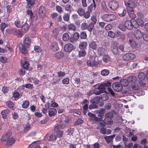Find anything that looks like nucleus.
<instances>
[{
    "mask_svg": "<svg viewBox=\"0 0 148 148\" xmlns=\"http://www.w3.org/2000/svg\"><path fill=\"white\" fill-rule=\"evenodd\" d=\"M126 11L125 8H121L118 10V14L120 16H125Z\"/></svg>",
    "mask_w": 148,
    "mask_h": 148,
    "instance_id": "obj_22",
    "label": "nucleus"
},
{
    "mask_svg": "<svg viewBox=\"0 0 148 148\" xmlns=\"http://www.w3.org/2000/svg\"><path fill=\"white\" fill-rule=\"evenodd\" d=\"M36 0H27V7L30 8L31 6H33L35 3Z\"/></svg>",
    "mask_w": 148,
    "mask_h": 148,
    "instance_id": "obj_33",
    "label": "nucleus"
},
{
    "mask_svg": "<svg viewBox=\"0 0 148 148\" xmlns=\"http://www.w3.org/2000/svg\"><path fill=\"white\" fill-rule=\"evenodd\" d=\"M87 36V34L86 32L83 31L80 33V38L81 39H86Z\"/></svg>",
    "mask_w": 148,
    "mask_h": 148,
    "instance_id": "obj_52",
    "label": "nucleus"
},
{
    "mask_svg": "<svg viewBox=\"0 0 148 148\" xmlns=\"http://www.w3.org/2000/svg\"><path fill=\"white\" fill-rule=\"evenodd\" d=\"M62 38L63 41H67L70 38L69 35L67 33H64L62 36Z\"/></svg>",
    "mask_w": 148,
    "mask_h": 148,
    "instance_id": "obj_37",
    "label": "nucleus"
},
{
    "mask_svg": "<svg viewBox=\"0 0 148 148\" xmlns=\"http://www.w3.org/2000/svg\"><path fill=\"white\" fill-rule=\"evenodd\" d=\"M30 125L28 123H27V124L25 125V127L24 128V132H27L30 129Z\"/></svg>",
    "mask_w": 148,
    "mask_h": 148,
    "instance_id": "obj_61",
    "label": "nucleus"
},
{
    "mask_svg": "<svg viewBox=\"0 0 148 148\" xmlns=\"http://www.w3.org/2000/svg\"><path fill=\"white\" fill-rule=\"evenodd\" d=\"M51 49L53 51H58L59 49V47L58 43L56 42H53L51 43L50 45Z\"/></svg>",
    "mask_w": 148,
    "mask_h": 148,
    "instance_id": "obj_14",
    "label": "nucleus"
},
{
    "mask_svg": "<svg viewBox=\"0 0 148 148\" xmlns=\"http://www.w3.org/2000/svg\"><path fill=\"white\" fill-rule=\"evenodd\" d=\"M120 84L123 86H127L129 84V82L126 79H121L119 81Z\"/></svg>",
    "mask_w": 148,
    "mask_h": 148,
    "instance_id": "obj_28",
    "label": "nucleus"
},
{
    "mask_svg": "<svg viewBox=\"0 0 148 148\" xmlns=\"http://www.w3.org/2000/svg\"><path fill=\"white\" fill-rule=\"evenodd\" d=\"M88 44L86 42L83 41L81 42L79 45V47L81 50H85Z\"/></svg>",
    "mask_w": 148,
    "mask_h": 148,
    "instance_id": "obj_23",
    "label": "nucleus"
},
{
    "mask_svg": "<svg viewBox=\"0 0 148 148\" xmlns=\"http://www.w3.org/2000/svg\"><path fill=\"white\" fill-rule=\"evenodd\" d=\"M51 106L53 107H56L58 106V104L55 102V100H53L51 101Z\"/></svg>",
    "mask_w": 148,
    "mask_h": 148,
    "instance_id": "obj_64",
    "label": "nucleus"
},
{
    "mask_svg": "<svg viewBox=\"0 0 148 148\" xmlns=\"http://www.w3.org/2000/svg\"><path fill=\"white\" fill-rule=\"evenodd\" d=\"M100 98L102 100L105 101L108 100L109 99L108 96L105 94L101 95L100 97H98Z\"/></svg>",
    "mask_w": 148,
    "mask_h": 148,
    "instance_id": "obj_44",
    "label": "nucleus"
},
{
    "mask_svg": "<svg viewBox=\"0 0 148 148\" xmlns=\"http://www.w3.org/2000/svg\"><path fill=\"white\" fill-rule=\"evenodd\" d=\"M9 111L10 110L8 109L4 110L1 111V114L2 116V117L3 119H6L7 114Z\"/></svg>",
    "mask_w": 148,
    "mask_h": 148,
    "instance_id": "obj_27",
    "label": "nucleus"
},
{
    "mask_svg": "<svg viewBox=\"0 0 148 148\" xmlns=\"http://www.w3.org/2000/svg\"><path fill=\"white\" fill-rule=\"evenodd\" d=\"M101 75L105 76L108 75L110 73V72L108 70L104 69L101 71Z\"/></svg>",
    "mask_w": 148,
    "mask_h": 148,
    "instance_id": "obj_48",
    "label": "nucleus"
},
{
    "mask_svg": "<svg viewBox=\"0 0 148 148\" xmlns=\"http://www.w3.org/2000/svg\"><path fill=\"white\" fill-rule=\"evenodd\" d=\"M125 4L126 6H128L132 7H136V2L133 1L132 0H129L127 2L125 1Z\"/></svg>",
    "mask_w": 148,
    "mask_h": 148,
    "instance_id": "obj_19",
    "label": "nucleus"
},
{
    "mask_svg": "<svg viewBox=\"0 0 148 148\" xmlns=\"http://www.w3.org/2000/svg\"><path fill=\"white\" fill-rule=\"evenodd\" d=\"M89 103L88 100L86 99H85L82 102V104L84 105L83 107V110L84 114L86 115L87 112L88 111V103Z\"/></svg>",
    "mask_w": 148,
    "mask_h": 148,
    "instance_id": "obj_7",
    "label": "nucleus"
},
{
    "mask_svg": "<svg viewBox=\"0 0 148 148\" xmlns=\"http://www.w3.org/2000/svg\"><path fill=\"white\" fill-rule=\"evenodd\" d=\"M67 28L69 31H75L76 30V27L74 25L71 24L68 25Z\"/></svg>",
    "mask_w": 148,
    "mask_h": 148,
    "instance_id": "obj_36",
    "label": "nucleus"
},
{
    "mask_svg": "<svg viewBox=\"0 0 148 148\" xmlns=\"http://www.w3.org/2000/svg\"><path fill=\"white\" fill-rule=\"evenodd\" d=\"M65 7V9L66 11L70 12H71L72 8L71 5L67 4L66 5Z\"/></svg>",
    "mask_w": 148,
    "mask_h": 148,
    "instance_id": "obj_54",
    "label": "nucleus"
},
{
    "mask_svg": "<svg viewBox=\"0 0 148 148\" xmlns=\"http://www.w3.org/2000/svg\"><path fill=\"white\" fill-rule=\"evenodd\" d=\"M115 136V134H114L110 136H104V138L105 140L107 143H109L113 141V138Z\"/></svg>",
    "mask_w": 148,
    "mask_h": 148,
    "instance_id": "obj_15",
    "label": "nucleus"
},
{
    "mask_svg": "<svg viewBox=\"0 0 148 148\" xmlns=\"http://www.w3.org/2000/svg\"><path fill=\"white\" fill-rule=\"evenodd\" d=\"M57 139V136L55 134H51L49 138V140L50 141H55Z\"/></svg>",
    "mask_w": 148,
    "mask_h": 148,
    "instance_id": "obj_55",
    "label": "nucleus"
},
{
    "mask_svg": "<svg viewBox=\"0 0 148 148\" xmlns=\"http://www.w3.org/2000/svg\"><path fill=\"white\" fill-rule=\"evenodd\" d=\"M99 101H100V98L98 97V96L90 100V102L91 104L88 107L89 109L91 110L97 108L98 107L97 105L98 104Z\"/></svg>",
    "mask_w": 148,
    "mask_h": 148,
    "instance_id": "obj_3",
    "label": "nucleus"
},
{
    "mask_svg": "<svg viewBox=\"0 0 148 148\" xmlns=\"http://www.w3.org/2000/svg\"><path fill=\"white\" fill-rule=\"evenodd\" d=\"M134 35L136 38L137 39H140L143 36V33L139 30L135 31Z\"/></svg>",
    "mask_w": 148,
    "mask_h": 148,
    "instance_id": "obj_18",
    "label": "nucleus"
},
{
    "mask_svg": "<svg viewBox=\"0 0 148 148\" xmlns=\"http://www.w3.org/2000/svg\"><path fill=\"white\" fill-rule=\"evenodd\" d=\"M136 57L135 55L132 53H128L125 54L123 56L124 61H128L134 59Z\"/></svg>",
    "mask_w": 148,
    "mask_h": 148,
    "instance_id": "obj_5",
    "label": "nucleus"
},
{
    "mask_svg": "<svg viewBox=\"0 0 148 148\" xmlns=\"http://www.w3.org/2000/svg\"><path fill=\"white\" fill-rule=\"evenodd\" d=\"M125 25L127 29L130 30L132 29L134 27L131 21L129 20H127L125 21Z\"/></svg>",
    "mask_w": 148,
    "mask_h": 148,
    "instance_id": "obj_13",
    "label": "nucleus"
},
{
    "mask_svg": "<svg viewBox=\"0 0 148 148\" xmlns=\"http://www.w3.org/2000/svg\"><path fill=\"white\" fill-rule=\"evenodd\" d=\"M111 83L109 81L104 83L96 85L94 90L95 94L96 95H99L101 93H103L106 90V87L111 85Z\"/></svg>",
    "mask_w": 148,
    "mask_h": 148,
    "instance_id": "obj_2",
    "label": "nucleus"
},
{
    "mask_svg": "<svg viewBox=\"0 0 148 148\" xmlns=\"http://www.w3.org/2000/svg\"><path fill=\"white\" fill-rule=\"evenodd\" d=\"M132 88L134 90H137L139 88V86L137 84L133 83L132 85Z\"/></svg>",
    "mask_w": 148,
    "mask_h": 148,
    "instance_id": "obj_58",
    "label": "nucleus"
},
{
    "mask_svg": "<svg viewBox=\"0 0 148 148\" xmlns=\"http://www.w3.org/2000/svg\"><path fill=\"white\" fill-rule=\"evenodd\" d=\"M129 43L132 47L134 48L136 46V43L135 41L132 39H130L129 40Z\"/></svg>",
    "mask_w": 148,
    "mask_h": 148,
    "instance_id": "obj_62",
    "label": "nucleus"
},
{
    "mask_svg": "<svg viewBox=\"0 0 148 148\" xmlns=\"http://www.w3.org/2000/svg\"><path fill=\"white\" fill-rule=\"evenodd\" d=\"M111 85L110 86H107L106 87V90L107 89L108 91L112 96H114L115 95V93H114V91L112 90L111 88H110V87L111 86Z\"/></svg>",
    "mask_w": 148,
    "mask_h": 148,
    "instance_id": "obj_43",
    "label": "nucleus"
},
{
    "mask_svg": "<svg viewBox=\"0 0 148 148\" xmlns=\"http://www.w3.org/2000/svg\"><path fill=\"white\" fill-rule=\"evenodd\" d=\"M7 25L6 24L5 22L1 23L0 24V29L2 32H3L5 29L7 27Z\"/></svg>",
    "mask_w": 148,
    "mask_h": 148,
    "instance_id": "obj_34",
    "label": "nucleus"
},
{
    "mask_svg": "<svg viewBox=\"0 0 148 148\" xmlns=\"http://www.w3.org/2000/svg\"><path fill=\"white\" fill-rule=\"evenodd\" d=\"M101 7L102 9L104 11L106 12H108V9L105 2L103 1L101 3Z\"/></svg>",
    "mask_w": 148,
    "mask_h": 148,
    "instance_id": "obj_40",
    "label": "nucleus"
},
{
    "mask_svg": "<svg viewBox=\"0 0 148 148\" xmlns=\"http://www.w3.org/2000/svg\"><path fill=\"white\" fill-rule=\"evenodd\" d=\"M63 53L60 51L56 53L54 55V57L57 59H60L63 57Z\"/></svg>",
    "mask_w": 148,
    "mask_h": 148,
    "instance_id": "obj_30",
    "label": "nucleus"
},
{
    "mask_svg": "<svg viewBox=\"0 0 148 148\" xmlns=\"http://www.w3.org/2000/svg\"><path fill=\"white\" fill-rule=\"evenodd\" d=\"M21 28L23 30H24L25 32H27L29 29V27L28 24L25 23L24 24L22 25Z\"/></svg>",
    "mask_w": 148,
    "mask_h": 148,
    "instance_id": "obj_31",
    "label": "nucleus"
},
{
    "mask_svg": "<svg viewBox=\"0 0 148 148\" xmlns=\"http://www.w3.org/2000/svg\"><path fill=\"white\" fill-rule=\"evenodd\" d=\"M31 40L30 38L26 35L23 38V44L20 43L18 47L21 53L25 55L27 53L28 51L26 48H27L30 45Z\"/></svg>",
    "mask_w": 148,
    "mask_h": 148,
    "instance_id": "obj_1",
    "label": "nucleus"
},
{
    "mask_svg": "<svg viewBox=\"0 0 148 148\" xmlns=\"http://www.w3.org/2000/svg\"><path fill=\"white\" fill-rule=\"evenodd\" d=\"M104 123L107 124H111L112 123V120L111 118L105 117L104 120Z\"/></svg>",
    "mask_w": 148,
    "mask_h": 148,
    "instance_id": "obj_38",
    "label": "nucleus"
},
{
    "mask_svg": "<svg viewBox=\"0 0 148 148\" xmlns=\"http://www.w3.org/2000/svg\"><path fill=\"white\" fill-rule=\"evenodd\" d=\"M99 62L97 61H96L95 60H88L87 62V65L90 66H97Z\"/></svg>",
    "mask_w": 148,
    "mask_h": 148,
    "instance_id": "obj_16",
    "label": "nucleus"
},
{
    "mask_svg": "<svg viewBox=\"0 0 148 148\" xmlns=\"http://www.w3.org/2000/svg\"><path fill=\"white\" fill-rule=\"evenodd\" d=\"M86 52L85 50H81L79 51V56L80 57L85 56L86 55Z\"/></svg>",
    "mask_w": 148,
    "mask_h": 148,
    "instance_id": "obj_51",
    "label": "nucleus"
},
{
    "mask_svg": "<svg viewBox=\"0 0 148 148\" xmlns=\"http://www.w3.org/2000/svg\"><path fill=\"white\" fill-rule=\"evenodd\" d=\"M97 52L98 54L101 56L103 55L105 51V49L102 47H99L97 49Z\"/></svg>",
    "mask_w": 148,
    "mask_h": 148,
    "instance_id": "obj_29",
    "label": "nucleus"
},
{
    "mask_svg": "<svg viewBox=\"0 0 148 148\" xmlns=\"http://www.w3.org/2000/svg\"><path fill=\"white\" fill-rule=\"evenodd\" d=\"M103 60L104 62L107 63L110 60V57L108 55H105L103 56Z\"/></svg>",
    "mask_w": 148,
    "mask_h": 148,
    "instance_id": "obj_49",
    "label": "nucleus"
},
{
    "mask_svg": "<svg viewBox=\"0 0 148 148\" xmlns=\"http://www.w3.org/2000/svg\"><path fill=\"white\" fill-rule=\"evenodd\" d=\"M83 122V121L81 119H78L74 123L75 125H81Z\"/></svg>",
    "mask_w": 148,
    "mask_h": 148,
    "instance_id": "obj_60",
    "label": "nucleus"
},
{
    "mask_svg": "<svg viewBox=\"0 0 148 148\" xmlns=\"http://www.w3.org/2000/svg\"><path fill=\"white\" fill-rule=\"evenodd\" d=\"M80 27L82 30L86 29L88 28V24L86 23H82Z\"/></svg>",
    "mask_w": 148,
    "mask_h": 148,
    "instance_id": "obj_50",
    "label": "nucleus"
},
{
    "mask_svg": "<svg viewBox=\"0 0 148 148\" xmlns=\"http://www.w3.org/2000/svg\"><path fill=\"white\" fill-rule=\"evenodd\" d=\"M1 90L4 94L7 93L9 91V87L6 86H4L2 87Z\"/></svg>",
    "mask_w": 148,
    "mask_h": 148,
    "instance_id": "obj_53",
    "label": "nucleus"
},
{
    "mask_svg": "<svg viewBox=\"0 0 148 148\" xmlns=\"http://www.w3.org/2000/svg\"><path fill=\"white\" fill-rule=\"evenodd\" d=\"M108 6L113 10H116L119 7L118 3L116 1H112L108 3Z\"/></svg>",
    "mask_w": 148,
    "mask_h": 148,
    "instance_id": "obj_8",
    "label": "nucleus"
},
{
    "mask_svg": "<svg viewBox=\"0 0 148 148\" xmlns=\"http://www.w3.org/2000/svg\"><path fill=\"white\" fill-rule=\"evenodd\" d=\"M57 113V110L53 108H49L48 111L49 116L50 117L54 116Z\"/></svg>",
    "mask_w": 148,
    "mask_h": 148,
    "instance_id": "obj_17",
    "label": "nucleus"
},
{
    "mask_svg": "<svg viewBox=\"0 0 148 148\" xmlns=\"http://www.w3.org/2000/svg\"><path fill=\"white\" fill-rule=\"evenodd\" d=\"M146 76L145 74L143 72H140L139 73L138 75V78L140 80H144Z\"/></svg>",
    "mask_w": 148,
    "mask_h": 148,
    "instance_id": "obj_41",
    "label": "nucleus"
},
{
    "mask_svg": "<svg viewBox=\"0 0 148 148\" xmlns=\"http://www.w3.org/2000/svg\"><path fill=\"white\" fill-rule=\"evenodd\" d=\"M136 22L139 26L141 27L143 26V22L141 18H137L136 20Z\"/></svg>",
    "mask_w": 148,
    "mask_h": 148,
    "instance_id": "obj_35",
    "label": "nucleus"
},
{
    "mask_svg": "<svg viewBox=\"0 0 148 148\" xmlns=\"http://www.w3.org/2000/svg\"><path fill=\"white\" fill-rule=\"evenodd\" d=\"M15 25L18 28H20L21 27L22 23L21 21L18 19L16 20L15 22Z\"/></svg>",
    "mask_w": 148,
    "mask_h": 148,
    "instance_id": "obj_47",
    "label": "nucleus"
},
{
    "mask_svg": "<svg viewBox=\"0 0 148 148\" xmlns=\"http://www.w3.org/2000/svg\"><path fill=\"white\" fill-rule=\"evenodd\" d=\"M63 132L60 130H58L56 132V135L58 137L60 138L62 137Z\"/></svg>",
    "mask_w": 148,
    "mask_h": 148,
    "instance_id": "obj_63",
    "label": "nucleus"
},
{
    "mask_svg": "<svg viewBox=\"0 0 148 148\" xmlns=\"http://www.w3.org/2000/svg\"><path fill=\"white\" fill-rule=\"evenodd\" d=\"M46 10L45 7L40 6L39 8L38 14L40 17L42 18L45 16L46 14Z\"/></svg>",
    "mask_w": 148,
    "mask_h": 148,
    "instance_id": "obj_9",
    "label": "nucleus"
},
{
    "mask_svg": "<svg viewBox=\"0 0 148 148\" xmlns=\"http://www.w3.org/2000/svg\"><path fill=\"white\" fill-rule=\"evenodd\" d=\"M29 102L27 101H25L23 102L22 105V107L23 108L27 109L29 107Z\"/></svg>",
    "mask_w": 148,
    "mask_h": 148,
    "instance_id": "obj_46",
    "label": "nucleus"
},
{
    "mask_svg": "<svg viewBox=\"0 0 148 148\" xmlns=\"http://www.w3.org/2000/svg\"><path fill=\"white\" fill-rule=\"evenodd\" d=\"M73 45L70 43L66 45L64 47L65 51L67 52H70L73 50Z\"/></svg>",
    "mask_w": 148,
    "mask_h": 148,
    "instance_id": "obj_12",
    "label": "nucleus"
},
{
    "mask_svg": "<svg viewBox=\"0 0 148 148\" xmlns=\"http://www.w3.org/2000/svg\"><path fill=\"white\" fill-rule=\"evenodd\" d=\"M90 12L88 11H86V12H85L83 16L85 18H88L90 16Z\"/></svg>",
    "mask_w": 148,
    "mask_h": 148,
    "instance_id": "obj_59",
    "label": "nucleus"
},
{
    "mask_svg": "<svg viewBox=\"0 0 148 148\" xmlns=\"http://www.w3.org/2000/svg\"><path fill=\"white\" fill-rule=\"evenodd\" d=\"M112 87L114 90L116 92H120L123 89V87L120 84V82H115L113 83Z\"/></svg>",
    "mask_w": 148,
    "mask_h": 148,
    "instance_id": "obj_6",
    "label": "nucleus"
},
{
    "mask_svg": "<svg viewBox=\"0 0 148 148\" xmlns=\"http://www.w3.org/2000/svg\"><path fill=\"white\" fill-rule=\"evenodd\" d=\"M112 51L114 54H116L118 53V48L117 46L116 45H114L112 47Z\"/></svg>",
    "mask_w": 148,
    "mask_h": 148,
    "instance_id": "obj_32",
    "label": "nucleus"
},
{
    "mask_svg": "<svg viewBox=\"0 0 148 148\" xmlns=\"http://www.w3.org/2000/svg\"><path fill=\"white\" fill-rule=\"evenodd\" d=\"M94 23L91 22L88 25V28H87V29L90 32H91L94 28Z\"/></svg>",
    "mask_w": 148,
    "mask_h": 148,
    "instance_id": "obj_45",
    "label": "nucleus"
},
{
    "mask_svg": "<svg viewBox=\"0 0 148 148\" xmlns=\"http://www.w3.org/2000/svg\"><path fill=\"white\" fill-rule=\"evenodd\" d=\"M56 9L59 13L61 14L63 12L62 8L60 6L57 5L56 6Z\"/></svg>",
    "mask_w": 148,
    "mask_h": 148,
    "instance_id": "obj_56",
    "label": "nucleus"
},
{
    "mask_svg": "<svg viewBox=\"0 0 148 148\" xmlns=\"http://www.w3.org/2000/svg\"><path fill=\"white\" fill-rule=\"evenodd\" d=\"M21 96H20L19 93L16 90L14 91L13 92L12 98H14V100H17Z\"/></svg>",
    "mask_w": 148,
    "mask_h": 148,
    "instance_id": "obj_21",
    "label": "nucleus"
},
{
    "mask_svg": "<svg viewBox=\"0 0 148 148\" xmlns=\"http://www.w3.org/2000/svg\"><path fill=\"white\" fill-rule=\"evenodd\" d=\"M79 36V34L78 33L75 32L73 34V37L70 38L69 41L74 43L78 40Z\"/></svg>",
    "mask_w": 148,
    "mask_h": 148,
    "instance_id": "obj_11",
    "label": "nucleus"
},
{
    "mask_svg": "<svg viewBox=\"0 0 148 148\" xmlns=\"http://www.w3.org/2000/svg\"><path fill=\"white\" fill-rule=\"evenodd\" d=\"M85 10L82 8H79L77 10V12L80 16H82L84 14Z\"/></svg>",
    "mask_w": 148,
    "mask_h": 148,
    "instance_id": "obj_39",
    "label": "nucleus"
},
{
    "mask_svg": "<svg viewBox=\"0 0 148 148\" xmlns=\"http://www.w3.org/2000/svg\"><path fill=\"white\" fill-rule=\"evenodd\" d=\"M96 7V5L95 1V0H93V3L88 7V11L91 12H92L93 8H94L95 9Z\"/></svg>",
    "mask_w": 148,
    "mask_h": 148,
    "instance_id": "obj_25",
    "label": "nucleus"
},
{
    "mask_svg": "<svg viewBox=\"0 0 148 148\" xmlns=\"http://www.w3.org/2000/svg\"><path fill=\"white\" fill-rule=\"evenodd\" d=\"M15 139L12 138H9L7 140L6 143V144L7 147H8L9 146L12 145L15 142Z\"/></svg>",
    "mask_w": 148,
    "mask_h": 148,
    "instance_id": "obj_24",
    "label": "nucleus"
},
{
    "mask_svg": "<svg viewBox=\"0 0 148 148\" xmlns=\"http://www.w3.org/2000/svg\"><path fill=\"white\" fill-rule=\"evenodd\" d=\"M89 47L94 50H96L97 47V45L96 42L92 41L89 44Z\"/></svg>",
    "mask_w": 148,
    "mask_h": 148,
    "instance_id": "obj_26",
    "label": "nucleus"
},
{
    "mask_svg": "<svg viewBox=\"0 0 148 148\" xmlns=\"http://www.w3.org/2000/svg\"><path fill=\"white\" fill-rule=\"evenodd\" d=\"M29 64L28 62L25 61L23 64V66L24 69L27 70L29 67Z\"/></svg>",
    "mask_w": 148,
    "mask_h": 148,
    "instance_id": "obj_57",
    "label": "nucleus"
},
{
    "mask_svg": "<svg viewBox=\"0 0 148 148\" xmlns=\"http://www.w3.org/2000/svg\"><path fill=\"white\" fill-rule=\"evenodd\" d=\"M11 135V133L10 132H7L2 136L1 139V141L4 142H6L10 138Z\"/></svg>",
    "mask_w": 148,
    "mask_h": 148,
    "instance_id": "obj_10",
    "label": "nucleus"
},
{
    "mask_svg": "<svg viewBox=\"0 0 148 148\" xmlns=\"http://www.w3.org/2000/svg\"><path fill=\"white\" fill-rule=\"evenodd\" d=\"M70 14L68 13L65 14L63 16V18L64 21L68 22L70 19Z\"/></svg>",
    "mask_w": 148,
    "mask_h": 148,
    "instance_id": "obj_42",
    "label": "nucleus"
},
{
    "mask_svg": "<svg viewBox=\"0 0 148 148\" xmlns=\"http://www.w3.org/2000/svg\"><path fill=\"white\" fill-rule=\"evenodd\" d=\"M116 18V16L113 14H105L102 16V19L103 21L108 22L115 20Z\"/></svg>",
    "mask_w": 148,
    "mask_h": 148,
    "instance_id": "obj_4",
    "label": "nucleus"
},
{
    "mask_svg": "<svg viewBox=\"0 0 148 148\" xmlns=\"http://www.w3.org/2000/svg\"><path fill=\"white\" fill-rule=\"evenodd\" d=\"M6 105L11 110H13L14 108L15 105L14 103L11 101H8L5 103Z\"/></svg>",
    "mask_w": 148,
    "mask_h": 148,
    "instance_id": "obj_20",
    "label": "nucleus"
}]
</instances>
